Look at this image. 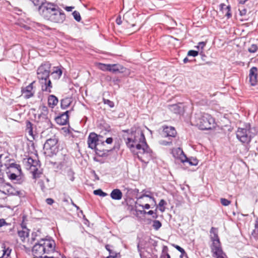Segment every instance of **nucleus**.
Returning a JSON list of instances; mask_svg holds the SVG:
<instances>
[{"label":"nucleus","instance_id":"nucleus-1","mask_svg":"<svg viewBox=\"0 0 258 258\" xmlns=\"http://www.w3.org/2000/svg\"><path fill=\"white\" fill-rule=\"evenodd\" d=\"M122 138L128 148L132 151L136 148L139 150L137 153L138 159L142 162L148 163L154 157L152 150L146 141L145 135L142 131L136 132L134 128L122 130Z\"/></svg>","mask_w":258,"mask_h":258},{"label":"nucleus","instance_id":"nucleus-2","mask_svg":"<svg viewBox=\"0 0 258 258\" xmlns=\"http://www.w3.org/2000/svg\"><path fill=\"white\" fill-rule=\"evenodd\" d=\"M40 15L45 20L61 24L66 20L64 12L54 3L45 2L38 8Z\"/></svg>","mask_w":258,"mask_h":258},{"label":"nucleus","instance_id":"nucleus-3","mask_svg":"<svg viewBox=\"0 0 258 258\" xmlns=\"http://www.w3.org/2000/svg\"><path fill=\"white\" fill-rule=\"evenodd\" d=\"M55 246L53 240L41 239L33 246L32 253L35 258H53L50 255L54 252Z\"/></svg>","mask_w":258,"mask_h":258},{"label":"nucleus","instance_id":"nucleus-4","mask_svg":"<svg viewBox=\"0 0 258 258\" xmlns=\"http://www.w3.org/2000/svg\"><path fill=\"white\" fill-rule=\"evenodd\" d=\"M51 64L49 62L42 63L37 69V76L41 84L42 91L50 93L52 88L51 82L49 79Z\"/></svg>","mask_w":258,"mask_h":258},{"label":"nucleus","instance_id":"nucleus-5","mask_svg":"<svg viewBox=\"0 0 258 258\" xmlns=\"http://www.w3.org/2000/svg\"><path fill=\"white\" fill-rule=\"evenodd\" d=\"M195 119L196 125L201 130H209L215 126L214 118L208 113L196 114Z\"/></svg>","mask_w":258,"mask_h":258},{"label":"nucleus","instance_id":"nucleus-6","mask_svg":"<svg viewBox=\"0 0 258 258\" xmlns=\"http://www.w3.org/2000/svg\"><path fill=\"white\" fill-rule=\"evenodd\" d=\"M252 132V129L250 127L246 128H238L236 132V137L242 143L248 144L255 135L256 131Z\"/></svg>","mask_w":258,"mask_h":258},{"label":"nucleus","instance_id":"nucleus-7","mask_svg":"<svg viewBox=\"0 0 258 258\" xmlns=\"http://www.w3.org/2000/svg\"><path fill=\"white\" fill-rule=\"evenodd\" d=\"M40 113L38 115V122L43 123L44 128L51 127L52 123L48 117V109L47 107L42 105L39 107Z\"/></svg>","mask_w":258,"mask_h":258},{"label":"nucleus","instance_id":"nucleus-8","mask_svg":"<svg viewBox=\"0 0 258 258\" xmlns=\"http://www.w3.org/2000/svg\"><path fill=\"white\" fill-rule=\"evenodd\" d=\"M57 140L55 138L47 140L43 145L44 154L49 156L55 154L57 152Z\"/></svg>","mask_w":258,"mask_h":258},{"label":"nucleus","instance_id":"nucleus-9","mask_svg":"<svg viewBox=\"0 0 258 258\" xmlns=\"http://www.w3.org/2000/svg\"><path fill=\"white\" fill-rule=\"evenodd\" d=\"M172 153L175 158L179 157L181 162L182 163L187 162L190 165H197L198 164V161L196 159H194L192 161L190 159H188L184 155L183 151L180 148H178L175 151H173Z\"/></svg>","mask_w":258,"mask_h":258},{"label":"nucleus","instance_id":"nucleus-10","mask_svg":"<svg viewBox=\"0 0 258 258\" xmlns=\"http://www.w3.org/2000/svg\"><path fill=\"white\" fill-rule=\"evenodd\" d=\"M210 233L213 234L211 236L212 244L211 246V250L221 248V245L218 235L217 229L212 227L210 230Z\"/></svg>","mask_w":258,"mask_h":258},{"label":"nucleus","instance_id":"nucleus-11","mask_svg":"<svg viewBox=\"0 0 258 258\" xmlns=\"http://www.w3.org/2000/svg\"><path fill=\"white\" fill-rule=\"evenodd\" d=\"M102 138V136H98L95 133H91L88 138V147L92 149L97 148V146H99L100 138Z\"/></svg>","mask_w":258,"mask_h":258},{"label":"nucleus","instance_id":"nucleus-12","mask_svg":"<svg viewBox=\"0 0 258 258\" xmlns=\"http://www.w3.org/2000/svg\"><path fill=\"white\" fill-rule=\"evenodd\" d=\"M162 128L161 135L162 137L168 138L170 140V139L175 138L177 135V132L173 126L164 125L162 126Z\"/></svg>","mask_w":258,"mask_h":258},{"label":"nucleus","instance_id":"nucleus-13","mask_svg":"<svg viewBox=\"0 0 258 258\" xmlns=\"http://www.w3.org/2000/svg\"><path fill=\"white\" fill-rule=\"evenodd\" d=\"M39 161H37L36 160H34L31 157H29L27 159V163L28 164V166L31 170L33 175L34 176H36L37 174L38 168L37 167H40V164L39 163Z\"/></svg>","mask_w":258,"mask_h":258},{"label":"nucleus","instance_id":"nucleus-14","mask_svg":"<svg viewBox=\"0 0 258 258\" xmlns=\"http://www.w3.org/2000/svg\"><path fill=\"white\" fill-rule=\"evenodd\" d=\"M35 82L33 81L26 87L22 89V93L25 99H29L34 96V91H33V84Z\"/></svg>","mask_w":258,"mask_h":258},{"label":"nucleus","instance_id":"nucleus-15","mask_svg":"<svg viewBox=\"0 0 258 258\" xmlns=\"http://www.w3.org/2000/svg\"><path fill=\"white\" fill-rule=\"evenodd\" d=\"M71 110H67L55 118L56 122L60 125L67 124L69 122L68 113Z\"/></svg>","mask_w":258,"mask_h":258},{"label":"nucleus","instance_id":"nucleus-16","mask_svg":"<svg viewBox=\"0 0 258 258\" xmlns=\"http://www.w3.org/2000/svg\"><path fill=\"white\" fill-rule=\"evenodd\" d=\"M257 68L255 67H252L249 70V81L251 86H255L257 83Z\"/></svg>","mask_w":258,"mask_h":258},{"label":"nucleus","instance_id":"nucleus-17","mask_svg":"<svg viewBox=\"0 0 258 258\" xmlns=\"http://www.w3.org/2000/svg\"><path fill=\"white\" fill-rule=\"evenodd\" d=\"M5 194L8 195L19 196L20 197L22 196V191L15 188L9 183L7 184Z\"/></svg>","mask_w":258,"mask_h":258},{"label":"nucleus","instance_id":"nucleus-18","mask_svg":"<svg viewBox=\"0 0 258 258\" xmlns=\"http://www.w3.org/2000/svg\"><path fill=\"white\" fill-rule=\"evenodd\" d=\"M96 154L100 157H106L108 155V153L112 150H107L104 148L102 149L99 147V146H97V148H94Z\"/></svg>","mask_w":258,"mask_h":258},{"label":"nucleus","instance_id":"nucleus-19","mask_svg":"<svg viewBox=\"0 0 258 258\" xmlns=\"http://www.w3.org/2000/svg\"><path fill=\"white\" fill-rule=\"evenodd\" d=\"M110 196L113 200H120L122 199V193L119 189L115 188L112 190Z\"/></svg>","mask_w":258,"mask_h":258},{"label":"nucleus","instance_id":"nucleus-20","mask_svg":"<svg viewBox=\"0 0 258 258\" xmlns=\"http://www.w3.org/2000/svg\"><path fill=\"white\" fill-rule=\"evenodd\" d=\"M110 67L109 72L113 73H123L124 69V68L119 64H110Z\"/></svg>","mask_w":258,"mask_h":258},{"label":"nucleus","instance_id":"nucleus-21","mask_svg":"<svg viewBox=\"0 0 258 258\" xmlns=\"http://www.w3.org/2000/svg\"><path fill=\"white\" fill-rule=\"evenodd\" d=\"M212 252L213 253V256L216 258H227V255L223 252L222 247L212 250Z\"/></svg>","mask_w":258,"mask_h":258},{"label":"nucleus","instance_id":"nucleus-22","mask_svg":"<svg viewBox=\"0 0 258 258\" xmlns=\"http://www.w3.org/2000/svg\"><path fill=\"white\" fill-rule=\"evenodd\" d=\"M22 227L23 229L22 230H19L18 231V234L22 239V240H24L26 237H28L29 230L23 224H22Z\"/></svg>","mask_w":258,"mask_h":258},{"label":"nucleus","instance_id":"nucleus-23","mask_svg":"<svg viewBox=\"0 0 258 258\" xmlns=\"http://www.w3.org/2000/svg\"><path fill=\"white\" fill-rule=\"evenodd\" d=\"M58 100L57 98L53 95H50L48 98V103L50 107L53 108L58 103Z\"/></svg>","mask_w":258,"mask_h":258},{"label":"nucleus","instance_id":"nucleus-24","mask_svg":"<svg viewBox=\"0 0 258 258\" xmlns=\"http://www.w3.org/2000/svg\"><path fill=\"white\" fill-rule=\"evenodd\" d=\"M71 101L69 98H65L61 100L60 107L62 109L67 108L71 104Z\"/></svg>","mask_w":258,"mask_h":258},{"label":"nucleus","instance_id":"nucleus-25","mask_svg":"<svg viewBox=\"0 0 258 258\" xmlns=\"http://www.w3.org/2000/svg\"><path fill=\"white\" fill-rule=\"evenodd\" d=\"M160 258H171L168 253V248L167 246H163Z\"/></svg>","mask_w":258,"mask_h":258},{"label":"nucleus","instance_id":"nucleus-26","mask_svg":"<svg viewBox=\"0 0 258 258\" xmlns=\"http://www.w3.org/2000/svg\"><path fill=\"white\" fill-rule=\"evenodd\" d=\"M7 168L8 169L14 168L16 169L17 171V173L19 174H21L22 173L21 166L19 164L15 163H10Z\"/></svg>","mask_w":258,"mask_h":258},{"label":"nucleus","instance_id":"nucleus-27","mask_svg":"<svg viewBox=\"0 0 258 258\" xmlns=\"http://www.w3.org/2000/svg\"><path fill=\"white\" fill-rule=\"evenodd\" d=\"M113 246L110 244H106L105 245L106 249L109 252V255L114 256L115 257H117V252L114 251L112 249Z\"/></svg>","mask_w":258,"mask_h":258},{"label":"nucleus","instance_id":"nucleus-28","mask_svg":"<svg viewBox=\"0 0 258 258\" xmlns=\"http://www.w3.org/2000/svg\"><path fill=\"white\" fill-rule=\"evenodd\" d=\"M26 130L28 131L29 135H33V124L29 120L26 122Z\"/></svg>","mask_w":258,"mask_h":258},{"label":"nucleus","instance_id":"nucleus-29","mask_svg":"<svg viewBox=\"0 0 258 258\" xmlns=\"http://www.w3.org/2000/svg\"><path fill=\"white\" fill-rule=\"evenodd\" d=\"M98 68L99 69H100L102 71H109L110 69V64H104L102 63H98Z\"/></svg>","mask_w":258,"mask_h":258},{"label":"nucleus","instance_id":"nucleus-30","mask_svg":"<svg viewBox=\"0 0 258 258\" xmlns=\"http://www.w3.org/2000/svg\"><path fill=\"white\" fill-rule=\"evenodd\" d=\"M159 143L161 145L169 146L172 145V139L169 140V138H168V141L162 140L159 141Z\"/></svg>","mask_w":258,"mask_h":258},{"label":"nucleus","instance_id":"nucleus-31","mask_svg":"<svg viewBox=\"0 0 258 258\" xmlns=\"http://www.w3.org/2000/svg\"><path fill=\"white\" fill-rule=\"evenodd\" d=\"M93 194L95 195L99 196L102 197H104L107 196V194L104 192L101 189L94 190L93 191Z\"/></svg>","mask_w":258,"mask_h":258},{"label":"nucleus","instance_id":"nucleus-32","mask_svg":"<svg viewBox=\"0 0 258 258\" xmlns=\"http://www.w3.org/2000/svg\"><path fill=\"white\" fill-rule=\"evenodd\" d=\"M72 15L74 19L77 22H80L81 20V17L80 13L78 11H75L73 12Z\"/></svg>","mask_w":258,"mask_h":258},{"label":"nucleus","instance_id":"nucleus-33","mask_svg":"<svg viewBox=\"0 0 258 258\" xmlns=\"http://www.w3.org/2000/svg\"><path fill=\"white\" fill-rule=\"evenodd\" d=\"M74 174L75 173L71 169H69L67 171V176L71 181H73L74 180Z\"/></svg>","mask_w":258,"mask_h":258},{"label":"nucleus","instance_id":"nucleus-34","mask_svg":"<svg viewBox=\"0 0 258 258\" xmlns=\"http://www.w3.org/2000/svg\"><path fill=\"white\" fill-rule=\"evenodd\" d=\"M166 205V202L164 200L162 199L160 201L158 206L160 207L159 210L161 212H164L165 208V207H164V206Z\"/></svg>","mask_w":258,"mask_h":258},{"label":"nucleus","instance_id":"nucleus-35","mask_svg":"<svg viewBox=\"0 0 258 258\" xmlns=\"http://www.w3.org/2000/svg\"><path fill=\"white\" fill-rule=\"evenodd\" d=\"M141 258H157V255L148 252L147 254L141 253Z\"/></svg>","mask_w":258,"mask_h":258},{"label":"nucleus","instance_id":"nucleus-36","mask_svg":"<svg viewBox=\"0 0 258 258\" xmlns=\"http://www.w3.org/2000/svg\"><path fill=\"white\" fill-rule=\"evenodd\" d=\"M161 226H162V224L159 221H158V220L153 221L152 226L155 230H158L161 227Z\"/></svg>","mask_w":258,"mask_h":258},{"label":"nucleus","instance_id":"nucleus-37","mask_svg":"<svg viewBox=\"0 0 258 258\" xmlns=\"http://www.w3.org/2000/svg\"><path fill=\"white\" fill-rule=\"evenodd\" d=\"M11 251L12 249H10L9 247L6 248V247H4V248L3 250V253L2 257H4L5 255H6L7 256H9L10 255Z\"/></svg>","mask_w":258,"mask_h":258},{"label":"nucleus","instance_id":"nucleus-38","mask_svg":"<svg viewBox=\"0 0 258 258\" xmlns=\"http://www.w3.org/2000/svg\"><path fill=\"white\" fill-rule=\"evenodd\" d=\"M103 102L104 104L108 105L110 108H113L114 106V102L109 99L103 98Z\"/></svg>","mask_w":258,"mask_h":258},{"label":"nucleus","instance_id":"nucleus-39","mask_svg":"<svg viewBox=\"0 0 258 258\" xmlns=\"http://www.w3.org/2000/svg\"><path fill=\"white\" fill-rule=\"evenodd\" d=\"M224 11H226V14H225V16L227 17V19H229L230 18H231L232 16V15L230 12V11H231L230 6L228 5V6H226V8H225Z\"/></svg>","mask_w":258,"mask_h":258},{"label":"nucleus","instance_id":"nucleus-40","mask_svg":"<svg viewBox=\"0 0 258 258\" xmlns=\"http://www.w3.org/2000/svg\"><path fill=\"white\" fill-rule=\"evenodd\" d=\"M258 49L257 45L253 44L248 48V51L250 53H255Z\"/></svg>","mask_w":258,"mask_h":258},{"label":"nucleus","instance_id":"nucleus-41","mask_svg":"<svg viewBox=\"0 0 258 258\" xmlns=\"http://www.w3.org/2000/svg\"><path fill=\"white\" fill-rule=\"evenodd\" d=\"M173 246H174V247L177 249L178 250L179 252H181V255H180V257H182L183 256L184 254H185L186 255V254L185 252V250H184L183 248H182L181 247H180V246L179 245H175L174 244Z\"/></svg>","mask_w":258,"mask_h":258},{"label":"nucleus","instance_id":"nucleus-42","mask_svg":"<svg viewBox=\"0 0 258 258\" xmlns=\"http://www.w3.org/2000/svg\"><path fill=\"white\" fill-rule=\"evenodd\" d=\"M220 201L221 204L224 206H228L231 203V202L229 200L226 199L225 198H221L220 199Z\"/></svg>","mask_w":258,"mask_h":258},{"label":"nucleus","instance_id":"nucleus-43","mask_svg":"<svg viewBox=\"0 0 258 258\" xmlns=\"http://www.w3.org/2000/svg\"><path fill=\"white\" fill-rule=\"evenodd\" d=\"M35 6H40L44 3L42 2V0H30Z\"/></svg>","mask_w":258,"mask_h":258},{"label":"nucleus","instance_id":"nucleus-44","mask_svg":"<svg viewBox=\"0 0 258 258\" xmlns=\"http://www.w3.org/2000/svg\"><path fill=\"white\" fill-rule=\"evenodd\" d=\"M199 54V51L194 50H190L188 51L187 55L188 56H192L195 57L197 56Z\"/></svg>","mask_w":258,"mask_h":258},{"label":"nucleus","instance_id":"nucleus-45","mask_svg":"<svg viewBox=\"0 0 258 258\" xmlns=\"http://www.w3.org/2000/svg\"><path fill=\"white\" fill-rule=\"evenodd\" d=\"M146 214L149 215H152V217L154 219H156L158 217V215L156 212H155L154 211L150 210L148 212H146Z\"/></svg>","mask_w":258,"mask_h":258},{"label":"nucleus","instance_id":"nucleus-46","mask_svg":"<svg viewBox=\"0 0 258 258\" xmlns=\"http://www.w3.org/2000/svg\"><path fill=\"white\" fill-rule=\"evenodd\" d=\"M179 109H180V107L176 104H174L171 106V110H174L175 113H179Z\"/></svg>","mask_w":258,"mask_h":258},{"label":"nucleus","instance_id":"nucleus-47","mask_svg":"<svg viewBox=\"0 0 258 258\" xmlns=\"http://www.w3.org/2000/svg\"><path fill=\"white\" fill-rule=\"evenodd\" d=\"M206 42H200L198 44V45L196 47L199 50L200 49V48H201V49H203L204 47L206 46Z\"/></svg>","mask_w":258,"mask_h":258},{"label":"nucleus","instance_id":"nucleus-48","mask_svg":"<svg viewBox=\"0 0 258 258\" xmlns=\"http://www.w3.org/2000/svg\"><path fill=\"white\" fill-rule=\"evenodd\" d=\"M136 204L138 205V206L142 207L144 209H149L151 208V206L148 204H146L143 205L140 204H138V203H136Z\"/></svg>","mask_w":258,"mask_h":258},{"label":"nucleus","instance_id":"nucleus-49","mask_svg":"<svg viewBox=\"0 0 258 258\" xmlns=\"http://www.w3.org/2000/svg\"><path fill=\"white\" fill-rule=\"evenodd\" d=\"M239 11L240 12V15L241 16H244L246 15V13H247V10L246 9L244 8H240L239 9Z\"/></svg>","mask_w":258,"mask_h":258},{"label":"nucleus","instance_id":"nucleus-50","mask_svg":"<svg viewBox=\"0 0 258 258\" xmlns=\"http://www.w3.org/2000/svg\"><path fill=\"white\" fill-rule=\"evenodd\" d=\"M55 73L57 75L58 77H60L62 75V71L60 69H56V70L54 71L52 74Z\"/></svg>","mask_w":258,"mask_h":258},{"label":"nucleus","instance_id":"nucleus-51","mask_svg":"<svg viewBox=\"0 0 258 258\" xmlns=\"http://www.w3.org/2000/svg\"><path fill=\"white\" fill-rule=\"evenodd\" d=\"M149 242L154 247H156L157 246L158 242L152 238H150Z\"/></svg>","mask_w":258,"mask_h":258},{"label":"nucleus","instance_id":"nucleus-52","mask_svg":"<svg viewBox=\"0 0 258 258\" xmlns=\"http://www.w3.org/2000/svg\"><path fill=\"white\" fill-rule=\"evenodd\" d=\"M10 225V224L7 223L4 219H0V227H2L5 225Z\"/></svg>","mask_w":258,"mask_h":258},{"label":"nucleus","instance_id":"nucleus-53","mask_svg":"<svg viewBox=\"0 0 258 258\" xmlns=\"http://www.w3.org/2000/svg\"><path fill=\"white\" fill-rule=\"evenodd\" d=\"M9 177L11 180H16L18 177V176L15 173H11Z\"/></svg>","mask_w":258,"mask_h":258},{"label":"nucleus","instance_id":"nucleus-54","mask_svg":"<svg viewBox=\"0 0 258 258\" xmlns=\"http://www.w3.org/2000/svg\"><path fill=\"white\" fill-rule=\"evenodd\" d=\"M46 203L49 205H51L54 203V200L51 198H47L46 199Z\"/></svg>","mask_w":258,"mask_h":258},{"label":"nucleus","instance_id":"nucleus-55","mask_svg":"<svg viewBox=\"0 0 258 258\" xmlns=\"http://www.w3.org/2000/svg\"><path fill=\"white\" fill-rule=\"evenodd\" d=\"M144 197H147V198H150L151 196H150L149 195L146 194L145 193V194H142V195H141L140 196H139V197L138 198V199H143Z\"/></svg>","mask_w":258,"mask_h":258},{"label":"nucleus","instance_id":"nucleus-56","mask_svg":"<svg viewBox=\"0 0 258 258\" xmlns=\"http://www.w3.org/2000/svg\"><path fill=\"white\" fill-rule=\"evenodd\" d=\"M112 142H113V139L111 137L107 138L105 141V142L108 144H111L112 143Z\"/></svg>","mask_w":258,"mask_h":258},{"label":"nucleus","instance_id":"nucleus-57","mask_svg":"<svg viewBox=\"0 0 258 258\" xmlns=\"http://www.w3.org/2000/svg\"><path fill=\"white\" fill-rule=\"evenodd\" d=\"M74 9V7L73 6H67L64 8V9L68 12H71Z\"/></svg>","mask_w":258,"mask_h":258},{"label":"nucleus","instance_id":"nucleus-58","mask_svg":"<svg viewBox=\"0 0 258 258\" xmlns=\"http://www.w3.org/2000/svg\"><path fill=\"white\" fill-rule=\"evenodd\" d=\"M40 186L41 190L43 192H45L46 188H45V185L43 182H41L40 183Z\"/></svg>","mask_w":258,"mask_h":258},{"label":"nucleus","instance_id":"nucleus-59","mask_svg":"<svg viewBox=\"0 0 258 258\" xmlns=\"http://www.w3.org/2000/svg\"><path fill=\"white\" fill-rule=\"evenodd\" d=\"M92 173L94 175V178H95V180H99V176H98V175H97V174L96 173L95 171L94 170H93L92 171Z\"/></svg>","mask_w":258,"mask_h":258},{"label":"nucleus","instance_id":"nucleus-60","mask_svg":"<svg viewBox=\"0 0 258 258\" xmlns=\"http://www.w3.org/2000/svg\"><path fill=\"white\" fill-rule=\"evenodd\" d=\"M138 251L140 254V256H141V253H144L142 251V248L140 246V243H139L137 245Z\"/></svg>","mask_w":258,"mask_h":258},{"label":"nucleus","instance_id":"nucleus-61","mask_svg":"<svg viewBox=\"0 0 258 258\" xmlns=\"http://www.w3.org/2000/svg\"><path fill=\"white\" fill-rule=\"evenodd\" d=\"M225 4L222 3L220 5V10L223 11V12H224L225 9L224 7H225Z\"/></svg>","mask_w":258,"mask_h":258},{"label":"nucleus","instance_id":"nucleus-62","mask_svg":"<svg viewBox=\"0 0 258 258\" xmlns=\"http://www.w3.org/2000/svg\"><path fill=\"white\" fill-rule=\"evenodd\" d=\"M136 212L139 213L140 214H143V215L146 214V211L145 210H136Z\"/></svg>","mask_w":258,"mask_h":258},{"label":"nucleus","instance_id":"nucleus-63","mask_svg":"<svg viewBox=\"0 0 258 258\" xmlns=\"http://www.w3.org/2000/svg\"><path fill=\"white\" fill-rule=\"evenodd\" d=\"M37 236L36 232H33L32 233V240L34 241L36 239V237Z\"/></svg>","mask_w":258,"mask_h":258},{"label":"nucleus","instance_id":"nucleus-64","mask_svg":"<svg viewBox=\"0 0 258 258\" xmlns=\"http://www.w3.org/2000/svg\"><path fill=\"white\" fill-rule=\"evenodd\" d=\"M116 23H117L118 25H120V24H121V18H120V17L117 18V19H116Z\"/></svg>","mask_w":258,"mask_h":258}]
</instances>
